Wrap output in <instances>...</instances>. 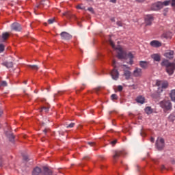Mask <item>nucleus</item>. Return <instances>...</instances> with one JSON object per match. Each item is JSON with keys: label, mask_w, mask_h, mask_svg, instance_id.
Segmentation results:
<instances>
[{"label": "nucleus", "mask_w": 175, "mask_h": 175, "mask_svg": "<svg viewBox=\"0 0 175 175\" xmlns=\"http://www.w3.org/2000/svg\"><path fill=\"white\" fill-rule=\"evenodd\" d=\"M152 109H151V107H146L145 108V113H146V114L149 115V114H152Z\"/></svg>", "instance_id": "bb28decb"}, {"label": "nucleus", "mask_w": 175, "mask_h": 175, "mask_svg": "<svg viewBox=\"0 0 175 175\" xmlns=\"http://www.w3.org/2000/svg\"><path fill=\"white\" fill-rule=\"evenodd\" d=\"M135 1H137V2H144V0H135Z\"/></svg>", "instance_id": "6e6d98bb"}, {"label": "nucleus", "mask_w": 175, "mask_h": 175, "mask_svg": "<svg viewBox=\"0 0 175 175\" xmlns=\"http://www.w3.org/2000/svg\"><path fill=\"white\" fill-rule=\"evenodd\" d=\"M145 100H146V98H144V97H143L142 96H139L136 98V102L137 103H141V105H143V103H144Z\"/></svg>", "instance_id": "6ab92c4d"}, {"label": "nucleus", "mask_w": 175, "mask_h": 175, "mask_svg": "<svg viewBox=\"0 0 175 175\" xmlns=\"http://www.w3.org/2000/svg\"><path fill=\"white\" fill-rule=\"evenodd\" d=\"M164 56L168 59H173L174 58V51L168 50L164 53Z\"/></svg>", "instance_id": "0eeeda50"}, {"label": "nucleus", "mask_w": 175, "mask_h": 175, "mask_svg": "<svg viewBox=\"0 0 175 175\" xmlns=\"http://www.w3.org/2000/svg\"><path fill=\"white\" fill-rule=\"evenodd\" d=\"M0 85L1 87H8V82H6L5 81H2L0 83Z\"/></svg>", "instance_id": "2f4dec72"}, {"label": "nucleus", "mask_w": 175, "mask_h": 175, "mask_svg": "<svg viewBox=\"0 0 175 175\" xmlns=\"http://www.w3.org/2000/svg\"><path fill=\"white\" fill-rule=\"evenodd\" d=\"M44 175H53V172L49 169L47 167H43Z\"/></svg>", "instance_id": "f3484780"}, {"label": "nucleus", "mask_w": 175, "mask_h": 175, "mask_svg": "<svg viewBox=\"0 0 175 175\" xmlns=\"http://www.w3.org/2000/svg\"><path fill=\"white\" fill-rule=\"evenodd\" d=\"M111 76L113 80H118L120 74L118 73V71L116 70V68H113L111 72Z\"/></svg>", "instance_id": "f8f14e48"}, {"label": "nucleus", "mask_w": 175, "mask_h": 175, "mask_svg": "<svg viewBox=\"0 0 175 175\" xmlns=\"http://www.w3.org/2000/svg\"><path fill=\"white\" fill-rule=\"evenodd\" d=\"M111 99L112 100H117V99H118V96H117L116 94H111Z\"/></svg>", "instance_id": "7c9ffc66"}, {"label": "nucleus", "mask_w": 175, "mask_h": 175, "mask_svg": "<svg viewBox=\"0 0 175 175\" xmlns=\"http://www.w3.org/2000/svg\"><path fill=\"white\" fill-rule=\"evenodd\" d=\"M109 2H111L112 3H116L117 0H109Z\"/></svg>", "instance_id": "09e8293b"}, {"label": "nucleus", "mask_w": 175, "mask_h": 175, "mask_svg": "<svg viewBox=\"0 0 175 175\" xmlns=\"http://www.w3.org/2000/svg\"><path fill=\"white\" fill-rule=\"evenodd\" d=\"M11 29H12V31L20 32V31L22 29L21 25L17 23H14L11 25Z\"/></svg>", "instance_id": "423d86ee"}, {"label": "nucleus", "mask_w": 175, "mask_h": 175, "mask_svg": "<svg viewBox=\"0 0 175 175\" xmlns=\"http://www.w3.org/2000/svg\"><path fill=\"white\" fill-rule=\"evenodd\" d=\"M116 24H117V25H118V27H122V23L120 22V21L117 22Z\"/></svg>", "instance_id": "37998d69"}, {"label": "nucleus", "mask_w": 175, "mask_h": 175, "mask_svg": "<svg viewBox=\"0 0 175 175\" xmlns=\"http://www.w3.org/2000/svg\"><path fill=\"white\" fill-rule=\"evenodd\" d=\"M62 39L64 40H70L72 39V35L69 34L66 31H63L60 33Z\"/></svg>", "instance_id": "1a4fd4ad"}, {"label": "nucleus", "mask_w": 175, "mask_h": 175, "mask_svg": "<svg viewBox=\"0 0 175 175\" xmlns=\"http://www.w3.org/2000/svg\"><path fill=\"white\" fill-rule=\"evenodd\" d=\"M155 139H154V137H151L150 138V142H152V143H154V141Z\"/></svg>", "instance_id": "3c124183"}, {"label": "nucleus", "mask_w": 175, "mask_h": 175, "mask_svg": "<svg viewBox=\"0 0 175 175\" xmlns=\"http://www.w3.org/2000/svg\"><path fill=\"white\" fill-rule=\"evenodd\" d=\"M6 136L10 139V142L14 141V135H13V133H5Z\"/></svg>", "instance_id": "b1692460"}, {"label": "nucleus", "mask_w": 175, "mask_h": 175, "mask_svg": "<svg viewBox=\"0 0 175 175\" xmlns=\"http://www.w3.org/2000/svg\"><path fill=\"white\" fill-rule=\"evenodd\" d=\"M124 75L126 80H129V79H131V71H129L128 70H125L124 72Z\"/></svg>", "instance_id": "5701e85b"}, {"label": "nucleus", "mask_w": 175, "mask_h": 175, "mask_svg": "<svg viewBox=\"0 0 175 175\" xmlns=\"http://www.w3.org/2000/svg\"><path fill=\"white\" fill-rule=\"evenodd\" d=\"M43 132H44L45 133H47V130H46V129H44V130L43 131Z\"/></svg>", "instance_id": "bf43d9fd"}, {"label": "nucleus", "mask_w": 175, "mask_h": 175, "mask_svg": "<svg viewBox=\"0 0 175 175\" xmlns=\"http://www.w3.org/2000/svg\"><path fill=\"white\" fill-rule=\"evenodd\" d=\"M50 1L49 0H42L40 3V8H45V9H47L50 5Z\"/></svg>", "instance_id": "ddd939ff"}, {"label": "nucleus", "mask_w": 175, "mask_h": 175, "mask_svg": "<svg viewBox=\"0 0 175 175\" xmlns=\"http://www.w3.org/2000/svg\"><path fill=\"white\" fill-rule=\"evenodd\" d=\"M109 43L110 46H111L112 49H115L117 50L118 58L119 59H129V64L130 65H133V54L129 52V53H125L121 46H118L116 48V45H114V42L111 40H109Z\"/></svg>", "instance_id": "f257e3e1"}, {"label": "nucleus", "mask_w": 175, "mask_h": 175, "mask_svg": "<svg viewBox=\"0 0 175 175\" xmlns=\"http://www.w3.org/2000/svg\"><path fill=\"white\" fill-rule=\"evenodd\" d=\"M57 96H58V94H54V98H57Z\"/></svg>", "instance_id": "4d7b16f0"}, {"label": "nucleus", "mask_w": 175, "mask_h": 175, "mask_svg": "<svg viewBox=\"0 0 175 175\" xmlns=\"http://www.w3.org/2000/svg\"><path fill=\"white\" fill-rule=\"evenodd\" d=\"M88 144H89V146H90L91 147H94V146H96L95 142H88Z\"/></svg>", "instance_id": "4c0bfd02"}, {"label": "nucleus", "mask_w": 175, "mask_h": 175, "mask_svg": "<svg viewBox=\"0 0 175 175\" xmlns=\"http://www.w3.org/2000/svg\"><path fill=\"white\" fill-rule=\"evenodd\" d=\"M75 125H76L75 123H70V124H68V126H66V128H73V126H75Z\"/></svg>", "instance_id": "c9c22d12"}, {"label": "nucleus", "mask_w": 175, "mask_h": 175, "mask_svg": "<svg viewBox=\"0 0 175 175\" xmlns=\"http://www.w3.org/2000/svg\"><path fill=\"white\" fill-rule=\"evenodd\" d=\"M142 75L143 71L142 70V68H135V69L133 71L134 77H142Z\"/></svg>", "instance_id": "9d476101"}, {"label": "nucleus", "mask_w": 175, "mask_h": 175, "mask_svg": "<svg viewBox=\"0 0 175 175\" xmlns=\"http://www.w3.org/2000/svg\"><path fill=\"white\" fill-rule=\"evenodd\" d=\"M5 51V45L0 44V53H3Z\"/></svg>", "instance_id": "72a5a7b5"}, {"label": "nucleus", "mask_w": 175, "mask_h": 175, "mask_svg": "<svg viewBox=\"0 0 175 175\" xmlns=\"http://www.w3.org/2000/svg\"><path fill=\"white\" fill-rule=\"evenodd\" d=\"M169 118H170V120H174L175 116L173 115H171V116H170Z\"/></svg>", "instance_id": "de8ad7c7"}, {"label": "nucleus", "mask_w": 175, "mask_h": 175, "mask_svg": "<svg viewBox=\"0 0 175 175\" xmlns=\"http://www.w3.org/2000/svg\"><path fill=\"white\" fill-rule=\"evenodd\" d=\"M116 62L115 59H113V60L112 61V66H113V68H116Z\"/></svg>", "instance_id": "79ce46f5"}, {"label": "nucleus", "mask_w": 175, "mask_h": 175, "mask_svg": "<svg viewBox=\"0 0 175 175\" xmlns=\"http://www.w3.org/2000/svg\"><path fill=\"white\" fill-rule=\"evenodd\" d=\"M88 10L89 12H90L91 13H94V8H88Z\"/></svg>", "instance_id": "a19ab883"}, {"label": "nucleus", "mask_w": 175, "mask_h": 175, "mask_svg": "<svg viewBox=\"0 0 175 175\" xmlns=\"http://www.w3.org/2000/svg\"><path fill=\"white\" fill-rule=\"evenodd\" d=\"M170 96L171 98V100H172V102H175V90L171 91Z\"/></svg>", "instance_id": "a878e982"}, {"label": "nucleus", "mask_w": 175, "mask_h": 175, "mask_svg": "<svg viewBox=\"0 0 175 175\" xmlns=\"http://www.w3.org/2000/svg\"><path fill=\"white\" fill-rule=\"evenodd\" d=\"M83 159H90V157H88V156H87V157H83Z\"/></svg>", "instance_id": "864d4df0"}, {"label": "nucleus", "mask_w": 175, "mask_h": 175, "mask_svg": "<svg viewBox=\"0 0 175 175\" xmlns=\"http://www.w3.org/2000/svg\"><path fill=\"white\" fill-rule=\"evenodd\" d=\"M23 159H24V161H28V156L24 155L23 156Z\"/></svg>", "instance_id": "a18cd8bd"}, {"label": "nucleus", "mask_w": 175, "mask_h": 175, "mask_svg": "<svg viewBox=\"0 0 175 175\" xmlns=\"http://www.w3.org/2000/svg\"><path fill=\"white\" fill-rule=\"evenodd\" d=\"M151 10H154L155 12H158V10H161V9H163V4L161 1H157L152 4Z\"/></svg>", "instance_id": "39448f33"}, {"label": "nucleus", "mask_w": 175, "mask_h": 175, "mask_svg": "<svg viewBox=\"0 0 175 175\" xmlns=\"http://www.w3.org/2000/svg\"><path fill=\"white\" fill-rule=\"evenodd\" d=\"M9 36H10L9 33H8V32L3 33V34H2L3 40H8Z\"/></svg>", "instance_id": "cd10ccee"}, {"label": "nucleus", "mask_w": 175, "mask_h": 175, "mask_svg": "<svg viewBox=\"0 0 175 175\" xmlns=\"http://www.w3.org/2000/svg\"><path fill=\"white\" fill-rule=\"evenodd\" d=\"M160 107L163 109L164 111H167V110H172V103L170 100H164L159 103Z\"/></svg>", "instance_id": "7ed1b4c3"}, {"label": "nucleus", "mask_w": 175, "mask_h": 175, "mask_svg": "<svg viewBox=\"0 0 175 175\" xmlns=\"http://www.w3.org/2000/svg\"><path fill=\"white\" fill-rule=\"evenodd\" d=\"M55 21V18H51L48 20L49 24H53V23H54Z\"/></svg>", "instance_id": "e433bc0d"}, {"label": "nucleus", "mask_w": 175, "mask_h": 175, "mask_svg": "<svg viewBox=\"0 0 175 175\" xmlns=\"http://www.w3.org/2000/svg\"><path fill=\"white\" fill-rule=\"evenodd\" d=\"M3 65L6 68H13V62H5Z\"/></svg>", "instance_id": "393cba45"}, {"label": "nucleus", "mask_w": 175, "mask_h": 175, "mask_svg": "<svg viewBox=\"0 0 175 175\" xmlns=\"http://www.w3.org/2000/svg\"><path fill=\"white\" fill-rule=\"evenodd\" d=\"M117 144V139H114L113 141L111 142V144H112V146H115V144Z\"/></svg>", "instance_id": "ea45409f"}, {"label": "nucleus", "mask_w": 175, "mask_h": 175, "mask_svg": "<svg viewBox=\"0 0 175 175\" xmlns=\"http://www.w3.org/2000/svg\"><path fill=\"white\" fill-rule=\"evenodd\" d=\"M31 40H33V38H31Z\"/></svg>", "instance_id": "69168bd1"}, {"label": "nucleus", "mask_w": 175, "mask_h": 175, "mask_svg": "<svg viewBox=\"0 0 175 175\" xmlns=\"http://www.w3.org/2000/svg\"><path fill=\"white\" fill-rule=\"evenodd\" d=\"M162 38H164L165 39H170L172 38V32L167 31L163 33Z\"/></svg>", "instance_id": "aec40b11"}, {"label": "nucleus", "mask_w": 175, "mask_h": 175, "mask_svg": "<svg viewBox=\"0 0 175 175\" xmlns=\"http://www.w3.org/2000/svg\"><path fill=\"white\" fill-rule=\"evenodd\" d=\"M141 136H146V133L141 132Z\"/></svg>", "instance_id": "5fc2aeb1"}, {"label": "nucleus", "mask_w": 175, "mask_h": 175, "mask_svg": "<svg viewBox=\"0 0 175 175\" xmlns=\"http://www.w3.org/2000/svg\"><path fill=\"white\" fill-rule=\"evenodd\" d=\"M152 21H154V16H152V15H147L145 17L146 25H151Z\"/></svg>", "instance_id": "9b49d317"}, {"label": "nucleus", "mask_w": 175, "mask_h": 175, "mask_svg": "<svg viewBox=\"0 0 175 175\" xmlns=\"http://www.w3.org/2000/svg\"><path fill=\"white\" fill-rule=\"evenodd\" d=\"M3 165V159H2V157L0 156V167Z\"/></svg>", "instance_id": "58836bf2"}, {"label": "nucleus", "mask_w": 175, "mask_h": 175, "mask_svg": "<svg viewBox=\"0 0 175 175\" xmlns=\"http://www.w3.org/2000/svg\"><path fill=\"white\" fill-rule=\"evenodd\" d=\"M99 90V89H97V91H98Z\"/></svg>", "instance_id": "774afa93"}, {"label": "nucleus", "mask_w": 175, "mask_h": 175, "mask_svg": "<svg viewBox=\"0 0 175 175\" xmlns=\"http://www.w3.org/2000/svg\"><path fill=\"white\" fill-rule=\"evenodd\" d=\"M165 10V12H167V9H165V10Z\"/></svg>", "instance_id": "680f3d73"}, {"label": "nucleus", "mask_w": 175, "mask_h": 175, "mask_svg": "<svg viewBox=\"0 0 175 175\" xmlns=\"http://www.w3.org/2000/svg\"><path fill=\"white\" fill-rule=\"evenodd\" d=\"M156 147L159 151L163 150L165 147V139L162 137H158L156 142Z\"/></svg>", "instance_id": "20e7f679"}, {"label": "nucleus", "mask_w": 175, "mask_h": 175, "mask_svg": "<svg viewBox=\"0 0 175 175\" xmlns=\"http://www.w3.org/2000/svg\"><path fill=\"white\" fill-rule=\"evenodd\" d=\"M125 155V152L121 151V150H116L114 152V154L113 156V161H117V159Z\"/></svg>", "instance_id": "6e6552de"}, {"label": "nucleus", "mask_w": 175, "mask_h": 175, "mask_svg": "<svg viewBox=\"0 0 175 175\" xmlns=\"http://www.w3.org/2000/svg\"><path fill=\"white\" fill-rule=\"evenodd\" d=\"M40 173H42V169H40L39 167H36L33 169L32 175H39Z\"/></svg>", "instance_id": "2eb2a0df"}, {"label": "nucleus", "mask_w": 175, "mask_h": 175, "mask_svg": "<svg viewBox=\"0 0 175 175\" xmlns=\"http://www.w3.org/2000/svg\"><path fill=\"white\" fill-rule=\"evenodd\" d=\"M111 20V21H114V18H112Z\"/></svg>", "instance_id": "052dcab7"}, {"label": "nucleus", "mask_w": 175, "mask_h": 175, "mask_svg": "<svg viewBox=\"0 0 175 175\" xmlns=\"http://www.w3.org/2000/svg\"><path fill=\"white\" fill-rule=\"evenodd\" d=\"M171 5L173 7V6H175V0H172L171 1Z\"/></svg>", "instance_id": "c03bdc74"}, {"label": "nucleus", "mask_w": 175, "mask_h": 175, "mask_svg": "<svg viewBox=\"0 0 175 175\" xmlns=\"http://www.w3.org/2000/svg\"><path fill=\"white\" fill-rule=\"evenodd\" d=\"M111 113H112V111H110V112H109V114H111Z\"/></svg>", "instance_id": "0e129e2a"}, {"label": "nucleus", "mask_w": 175, "mask_h": 175, "mask_svg": "<svg viewBox=\"0 0 175 175\" xmlns=\"http://www.w3.org/2000/svg\"><path fill=\"white\" fill-rule=\"evenodd\" d=\"M77 9H80L81 10H84V9H85V7L82 6L81 5H79L77 6Z\"/></svg>", "instance_id": "f704fd0d"}, {"label": "nucleus", "mask_w": 175, "mask_h": 175, "mask_svg": "<svg viewBox=\"0 0 175 175\" xmlns=\"http://www.w3.org/2000/svg\"><path fill=\"white\" fill-rule=\"evenodd\" d=\"M64 79H65V80H68V78L66 77V78H64Z\"/></svg>", "instance_id": "e2e57ef3"}, {"label": "nucleus", "mask_w": 175, "mask_h": 175, "mask_svg": "<svg viewBox=\"0 0 175 175\" xmlns=\"http://www.w3.org/2000/svg\"><path fill=\"white\" fill-rule=\"evenodd\" d=\"M157 85H160V87H161V88H167V82H162V81H159L157 83Z\"/></svg>", "instance_id": "412c9836"}, {"label": "nucleus", "mask_w": 175, "mask_h": 175, "mask_svg": "<svg viewBox=\"0 0 175 175\" xmlns=\"http://www.w3.org/2000/svg\"><path fill=\"white\" fill-rule=\"evenodd\" d=\"M150 44L152 47H161V46H162V43L158 40H152L150 42Z\"/></svg>", "instance_id": "4468645a"}, {"label": "nucleus", "mask_w": 175, "mask_h": 175, "mask_svg": "<svg viewBox=\"0 0 175 175\" xmlns=\"http://www.w3.org/2000/svg\"><path fill=\"white\" fill-rule=\"evenodd\" d=\"M170 2H172V1H170V0H166L164 2H162L163 8V6H169V5H170Z\"/></svg>", "instance_id": "c756f323"}, {"label": "nucleus", "mask_w": 175, "mask_h": 175, "mask_svg": "<svg viewBox=\"0 0 175 175\" xmlns=\"http://www.w3.org/2000/svg\"><path fill=\"white\" fill-rule=\"evenodd\" d=\"M39 8V5L37 6V8Z\"/></svg>", "instance_id": "338daca9"}, {"label": "nucleus", "mask_w": 175, "mask_h": 175, "mask_svg": "<svg viewBox=\"0 0 175 175\" xmlns=\"http://www.w3.org/2000/svg\"><path fill=\"white\" fill-rule=\"evenodd\" d=\"M29 68H31V69H33V70H38L39 69V67L37 65H29Z\"/></svg>", "instance_id": "c85d7f7f"}, {"label": "nucleus", "mask_w": 175, "mask_h": 175, "mask_svg": "<svg viewBox=\"0 0 175 175\" xmlns=\"http://www.w3.org/2000/svg\"><path fill=\"white\" fill-rule=\"evenodd\" d=\"M161 66H165L166 72L170 76H172L174 73L175 63H170L169 60L164 59L161 62Z\"/></svg>", "instance_id": "f03ea898"}, {"label": "nucleus", "mask_w": 175, "mask_h": 175, "mask_svg": "<svg viewBox=\"0 0 175 175\" xmlns=\"http://www.w3.org/2000/svg\"><path fill=\"white\" fill-rule=\"evenodd\" d=\"M151 57L152 59H154V61H156L157 62H159V61H161V56H159V54H153Z\"/></svg>", "instance_id": "4be33fe9"}, {"label": "nucleus", "mask_w": 175, "mask_h": 175, "mask_svg": "<svg viewBox=\"0 0 175 175\" xmlns=\"http://www.w3.org/2000/svg\"><path fill=\"white\" fill-rule=\"evenodd\" d=\"M118 91H122V87L121 85L118 86Z\"/></svg>", "instance_id": "49530a36"}, {"label": "nucleus", "mask_w": 175, "mask_h": 175, "mask_svg": "<svg viewBox=\"0 0 175 175\" xmlns=\"http://www.w3.org/2000/svg\"><path fill=\"white\" fill-rule=\"evenodd\" d=\"M23 83H24V84H27L28 81H25Z\"/></svg>", "instance_id": "13d9d810"}, {"label": "nucleus", "mask_w": 175, "mask_h": 175, "mask_svg": "<svg viewBox=\"0 0 175 175\" xmlns=\"http://www.w3.org/2000/svg\"><path fill=\"white\" fill-rule=\"evenodd\" d=\"M165 170V165H161V170Z\"/></svg>", "instance_id": "603ef678"}, {"label": "nucleus", "mask_w": 175, "mask_h": 175, "mask_svg": "<svg viewBox=\"0 0 175 175\" xmlns=\"http://www.w3.org/2000/svg\"><path fill=\"white\" fill-rule=\"evenodd\" d=\"M2 114H3V111L1 109H0V117L1 116H2Z\"/></svg>", "instance_id": "8fccbe9b"}, {"label": "nucleus", "mask_w": 175, "mask_h": 175, "mask_svg": "<svg viewBox=\"0 0 175 175\" xmlns=\"http://www.w3.org/2000/svg\"><path fill=\"white\" fill-rule=\"evenodd\" d=\"M139 66L142 68V69H147V68H148V63L147 62L140 61Z\"/></svg>", "instance_id": "a211bd4d"}, {"label": "nucleus", "mask_w": 175, "mask_h": 175, "mask_svg": "<svg viewBox=\"0 0 175 175\" xmlns=\"http://www.w3.org/2000/svg\"><path fill=\"white\" fill-rule=\"evenodd\" d=\"M49 107H42V108H41V111H44L45 113H47V112H49Z\"/></svg>", "instance_id": "473e14b6"}, {"label": "nucleus", "mask_w": 175, "mask_h": 175, "mask_svg": "<svg viewBox=\"0 0 175 175\" xmlns=\"http://www.w3.org/2000/svg\"><path fill=\"white\" fill-rule=\"evenodd\" d=\"M63 16L67 17V18H76V16L70 13V12H66L63 14Z\"/></svg>", "instance_id": "dca6fc26"}]
</instances>
